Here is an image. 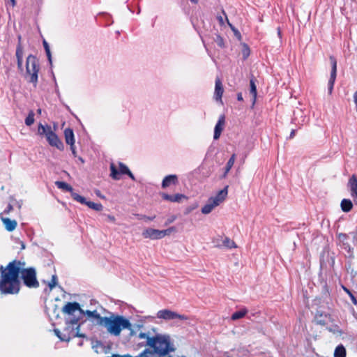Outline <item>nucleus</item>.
Returning <instances> with one entry per match:
<instances>
[{"instance_id": "46", "label": "nucleus", "mask_w": 357, "mask_h": 357, "mask_svg": "<svg viewBox=\"0 0 357 357\" xmlns=\"http://www.w3.org/2000/svg\"><path fill=\"white\" fill-rule=\"evenodd\" d=\"M17 67L19 68L20 70H22V62H23V59H17Z\"/></svg>"}, {"instance_id": "28", "label": "nucleus", "mask_w": 357, "mask_h": 357, "mask_svg": "<svg viewBox=\"0 0 357 357\" xmlns=\"http://www.w3.org/2000/svg\"><path fill=\"white\" fill-rule=\"evenodd\" d=\"M250 93L252 96L253 103H255L256 97H257V86L255 85V81L253 80V79H250Z\"/></svg>"}, {"instance_id": "42", "label": "nucleus", "mask_w": 357, "mask_h": 357, "mask_svg": "<svg viewBox=\"0 0 357 357\" xmlns=\"http://www.w3.org/2000/svg\"><path fill=\"white\" fill-rule=\"evenodd\" d=\"M1 220L3 221V223H6V224L17 223L16 220H11L9 218H3L2 215H1Z\"/></svg>"}, {"instance_id": "56", "label": "nucleus", "mask_w": 357, "mask_h": 357, "mask_svg": "<svg viewBox=\"0 0 357 357\" xmlns=\"http://www.w3.org/2000/svg\"><path fill=\"white\" fill-rule=\"evenodd\" d=\"M78 345H79V346H82V342H79V343H78Z\"/></svg>"}, {"instance_id": "21", "label": "nucleus", "mask_w": 357, "mask_h": 357, "mask_svg": "<svg viewBox=\"0 0 357 357\" xmlns=\"http://www.w3.org/2000/svg\"><path fill=\"white\" fill-rule=\"evenodd\" d=\"M326 329L336 336H341L344 334V331L337 324H332L326 327Z\"/></svg>"}, {"instance_id": "47", "label": "nucleus", "mask_w": 357, "mask_h": 357, "mask_svg": "<svg viewBox=\"0 0 357 357\" xmlns=\"http://www.w3.org/2000/svg\"><path fill=\"white\" fill-rule=\"evenodd\" d=\"M70 149L72 151V153L73 155H74V157H76L77 156V152L75 151V145H70Z\"/></svg>"}, {"instance_id": "8", "label": "nucleus", "mask_w": 357, "mask_h": 357, "mask_svg": "<svg viewBox=\"0 0 357 357\" xmlns=\"http://www.w3.org/2000/svg\"><path fill=\"white\" fill-rule=\"evenodd\" d=\"M228 186L220 190L215 197L208 199L207 203L202 208V212L204 214L209 213L215 206L222 203L227 197Z\"/></svg>"}, {"instance_id": "49", "label": "nucleus", "mask_w": 357, "mask_h": 357, "mask_svg": "<svg viewBox=\"0 0 357 357\" xmlns=\"http://www.w3.org/2000/svg\"><path fill=\"white\" fill-rule=\"evenodd\" d=\"M12 209H13V206L10 204H8L7 206V208L4 211V213H7Z\"/></svg>"}, {"instance_id": "1", "label": "nucleus", "mask_w": 357, "mask_h": 357, "mask_svg": "<svg viewBox=\"0 0 357 357\" xmlns=\"http://www.w3.org/2000/svg\"><path fill=\"white\" fill-rule=\"evenodd\" d=\"M25 262L14 259L6 267L0 266V292L2 294H17L21 287L20 276L28 288H38L40 283L34 267L24 268Z\"/></svg>"}, {"instance_id": "54", "label": "nucleus", "mask_w": 357, "mask_h": 357, "mask_svg": "<svg viewBox=\"0 0 357 357\" xmlns=\"http://www.w3.org/2000/svg\"><path fill=\"white\" fill-rule=\"evenodd\" d=\"M192 3H197L198 2V0H190Z\"/></svg>"}, {"instance_id": "53", "label": "nucleus", "mask_w": 357, "mask_h": 357, "mask_svg": "<svg viewBox=\"0 0 357 357\" xmlns=\"http://www.w3.org/2000/svg\"><path fill=\"white\" fill-rule=\"evenodd\" d=\"M278 34L279 37H281V31H280V28L278 29Z\"/></svg>"}, {"instance_id": "50", "label": "nucleus", "mask_w": 357, "mask_h": 357, "mask_svg": "<svg viewBox=\"0 0 357 357\" xmlns=\"http://www.w3.org/2000/svg\"><path fill=\"white\" fill-rule=\"evenodd\" d=\"M237 100L238 101H242L243 99V96H242V93H238L237 94Z\"/></svg>"}, {"instance_id": "57", "label": "nucleus", "mask_w": 357, "mask_h": 357, "mask_svg": "<svg viewBox=\"0 0 357 357\" xmlns=\"http://www.w3.org/2000/svg\"><path fill=\"white\" fill-rule=\"evenodd\" d=\"M151 220V219L150 218H147V220Z\"/></svg>"}, {"instance_id": "41", "label": "nucleus", "mask_w": 357, "mask_h": 357, "mask_svg": "<svg viewBox=\"0 0 357 357\" xmlns=\"http://www.w3.org/2000/svg\"><path fill=\"white\" fill-rule=\"evenodd\" d=\"M139 337L141 339H146V345H148L149 339L151 338L145 333H140L139 334Z\"/></svg>"}, {"instance_id": "29", "label": "nucleus", "mask_w": 357, "mask_h": 357, "mask_svg": "<svg viewBox=\"0 0 357 357\" xmlns=\"http://www.w3.org/2000/svg\"><path fill=\"white\" fill-rule=\"evenodd\" d=\"M85 205L96 211H100L102 209V206L100 203H94L90 201H86Z\"/></svg>"}, {"instance_id": "16", "label": "nucleus", "mask_w": 357, "mask_h": 357, "mask_svg": "<svg viewBox=\"0 0 357 357\" xmlns=\"http://www.w3.org/2000/svg\"><path fill=\"white\" fill-rule=\"evenodd\" d=\"M224 92L222 82L220 79H216L214 92V98L216 101H219L222 104V96Z\"/></svg>"}, {"instance_id": "10", "label": "nucleus", "mask_w": 357, "mask_h": 357, "mask_svg": "<svg viewBox=\"0 0 357 357\" xmlns=\"http://www.w3.org/2000/svg\"><path fill=\"white\" fill-rule=\"evenodd\" d=\"M329 59L331 64V72L328 83V93L331 94L337 76V61L333 56H330Z\"/></svg>"}, {"instance_id": "31", "label": "nucleus", "mask_w": 357, "mask_h": 357, "mask_svg": "<svg viewBox=\"0 0 357 357\" xmlns=\"http://www.w3.org/2000/svg\"><path fill=\"white\" fill-rule=\"evenodd\" d=\"M71 197L74 200H75L82 204H86V200L84 197L78 195L77 193H76L75 192H72Z\"/></svg>"}, {"instance_id": "14", "label": "nucleus", "mask_w": 357, "mask_h": 357, "mask_svg": "<svg viewBox=\"0 0 357 357\" xmlns=\"http://www.w3.org/2000/svg\"><path fill=\"white\" fill-rule=\"evenodd\" d=\"M225 124V117L224 115H221L219 117L218 121V122L215 126V128H214L213 139L215 140H217L220 138L221 132L224 129Z\"/></svg>"}, {"instance_id": "13", "label": "nucleus", "mask_w": 357, "mask_h": 357, "mask_svg": "<svg viewBox=\"0 0 357 357\" xmlns=\"http://www.w3.org/2000/svg\"><path fill=\"white\" fill-rule=\"evenodd\" d=\"M314 320L319 325L326 326L329 321H332L331 315L321 310H317L314 316Z\"/></svg>"}, {"instance_id": "43", "label": "nucleus", "mask_w": 357, "mask_h": 357, "mask_svg": "<svg viewBox=\"0 0 357 357\" xmlns=\"http://www.w3.org/2000/svg\"><path fill=\"white\" fill-rule=\"evenodd\" d=\"M243 54L245 59H246L250 54V50L247 46H245V49L243 50Z\"/></svg>"}, {"instance_id": "38", "label": "nucleus", "mask_w": 357, "mask_h": 357, "mask_svg": "<svg viewBox=\"0 0 357 357\" xmlns=\"http://www.w3.org/2000/svg\"><path fill=\"white\" fill-rule=\"evenodd\" d=\"M341 248L347 251L349 254L351 253V248L348 243H342Z\"/></svg>"}, {"instance_id": "23", "label": "nucleus", "mask_w": 357, "mask_h": 357, "mask_svg": "<svg viewBox=\"0 0 357 357\" xmlns=\"http://www.w3.org/2000/svg\"><path fill=\"white\" fill-rule=\"evenodd\" d=\"M334 357H346V349L342 344H340L335 348Z\"/></svg>"}, {"instance_id": "3", "label": "nucleus", "mask_w": 357, "mask_h": 357, "mask_svg": "<svg viewBox=\"0 0 357 357\" xmlns=\"http://www.w3.org/2000/svg\"><path fill=\"white\" fill-rule=\"evenodd\" d=\"M148 346L151 347L153 351L160 357H165L170 352H174L176 350L170 336L167 334H157L149 339Z\"/></svg>"}, {"instance_id": "18", "label": "nucleus", "mask_w": 357, "mask_h": 357, "mask_svg": "<svg viewBox=\"0 0 357 357\" xmlns=\"http://www.w3.org/2000/svg\"><path fill=\"white\" fill-rule=\"evenodd\" d=\"M178 183V177L176 175L172 174L168 175L164 178L162 182V188H166L169 187L170 185L174 184L176 185Z\"/></svg>"}, {"instance_id": "22", "label": "nucleus", "mask_w": 357, "mask_h": 357, "mask_svg": "<svg viewBox=\"0 0 357 357\" xmlns=\"http://www.w3.org/2000/svg\"><path fill=\"white\" fill-rule=\"evenodd\" d=\"M55 185H56V187L58 188L61 189L63 190H66V191L70 192V194H72V192H73V189L71 187V185H70L69 184H68L66 182H63V181H56L55 182Z\"/></svg>"}, {"instance_id": "26", "label": "nucleus", "mask_w": 357, "mask_h": 357, "mask_svg": "<svg viewBox=\"0 0 357 357\" xmlns=\"http://www.w3.org/2000/svg\"><path fill=\"white\" fill-rule=\"evenodd\" d=\"M248 313V310L244 308L241 310L236 311L232 314L231 319L232 320H237L244 317Z\"/></svg>"}, {"instance_id": "52", "label": "nucleus", "mask_w": 357, "mask_h": 357, "mask_svg": "<svg viewBox=\"0 0 357 357\" xmlns=\"http://www.w3.org/2000/svg\"><path fill=\"white\" fill-rule=\"evenodd\" d=\"M120 357H132L130 354H124V355H120Z\"/></svg>"}, {"instance_id": "19", "label": "nucleus", "mask_w": 357, "mask_h": 357, "mask_svg": "<svg viewBox=\"0 0 357 357\" xmlns=\"http://www.w3.org/2000/svg\"><path fill=\"white\" fill-rule=\"evenodd\" d=\"M84 314H86L89 317H92L96 320V324L100 326L102 324L104 317H102L97 310H84Z\"/></svg>"}, {"instance_id": "34", "label": "nucleus", "mask_w": 357, "mask_h": 357, "mask_svg": "<svg viewBox=\"0 0 357 357\" xmlns=\"http://www.w3.org/2000/svg\"><path fill=\"white\" fill-rule=\"evenodd\" d=\"M23 54H24L23 47H22L21 44L19 43L17 46L16 52H15V56H16L17 59H22Z\"/></svg>"}, {"instance_id": "33", "label": "nucleus", "mask_w": 357, "mask_h": 357, "mask_svg": "<svg viewBox=\"0 0 357 357\" xmlns=\"http://www.w3.org/2000/svg\"><path fill=\"white\" fill-rule=\"evenodd\" d=\"M34 123V113L33 111H31L27 117L25 119V124L28 126H31Z\"/></svg>"}, {"instance_id": "2", "label": "nucleus", "mask_w": 357, "mask_h": 357, "mask_svg": "<svg viewBox=\"0 0 357 357\" xmlns=\"http://www.w3.org/2000/svg\"><path fill=\"white\" fill-rule=\"evenodd\" d=\"M108 333L114 335H120L123 329L132 330L130 321L123 316L111 314L109 317H104L102 324Z\"/></svg>"}, {"instance_id": "36", "label": "nucleus", "mask_w": 357, "mask_h": 357, "mask_svg": "<svg viewBox=\"0 0 357 357\" xmlns=\"http://www.w3.org/2000/svg\"><path fill=\"white\" fill-rule=\"evenodd\" d=\"M57 284V276L56 275H53L52 276L51 281L48 283V287L50 289H52Z\"/></svg>"}, {"instance_id": "27", "label": "nucleus", "mask_w": 357, "mask_h": 357, "mask_svg": "<svg viewBox=\"0 0 357 357\" xmlns=\"http://www.w3.org/2000/svg\"><path fill=\"white\" fill-rule=\"evenodd\" d=\"M235 160H236V155L233 154L231 156V158H229V160H228V162H227V163L226 165L225 171V173L223 174V177H226L227 173L230 171V169L233 167V165L234 164V162H235Z\"/></svg>"}, {"instance_id": "24", "label": "nucleus", "mask_w": 357, "mask_h": 357, "mask_svg": "<svg viewBox=\"0 0 357 357\" xmlns=\"http://www.w3.org/2000/svg\"><path fill=\"white\" fill-rule=\"evenodd\" d=\"M222 247H225V248H227L229 249L237 248V245L235 243V242L227 236L225 237V238L223 239V241H222Z\"/></svg>"}, {"instance_id": "20", "label": "nucleus", "mask_w": 357, "mask_h": 357, "mask_svg": "<svg viewBox=\"0 0 357 357\" xmlns=\"http://www.w3.org/2000/svg\"><path fill=\"white\" fill-rule=\"evenodd\" d=\"M66 142L68 144L73 145L75 144L74 134L72 129L67 128L64 130Z\"/></svg>"}, {"instance_id": "51", "label": "nucleus", "mask_w": 357, "mask_h": 357, "mask_svg": "<svg viewBox=\"0 0 357 357\" xmlns=\"http://www.w3.org/2000/svg\"><path fill=\"white\" fill-rule=\"evenodd\" d=\"M295 132H296V130H291V133H290V135H289V138H290V139H292V138L294 137V135H295Z\"/></svg>"}, {"instance_id": "44", "label": "nucleus", "mask_w": 357, "mask_h": 357, "mask_svg": "<svg viewBox=\"0 0 357 357\" xmlns=\"http://www.w3.org/2000/svg\"><path fill=\"white\" fill-rule=\"evenodd\" d=\"M6 225V229L8 231H13L17 225Z\"/></svg>"}, {"instance_id": "5", "label": "nucleus", "mask_w": 357, "mask_h": 357, "mask_svg": "<svg viewBox=\"0 0 357 357\" xmlns=\"http://www.w3.org/2000/svg\"><path fill=\"white\" fill-rule=\"evenodd\" d=\"M38 134L42 135H45L46 139L52 146H55L59 150L63 149V144L59 139L58 136L55 134V132L52 130L51 126L46 125L43 126V124H39L38 128Z\"/></svg>"}, {"instance_id": "30", "label": "nucleus", "mask_w": 357, "mask_h": 357, "mask_svg": "<svg viewBox=\"0 0 357 357\" xmlns=\"http://www.w3.org/2000/svg\"><path fill=\"white\" fill-rule=\"evenodd\" d=\"M43 45L44 49L45 50V53L47 56L48 61L50 63V64H52V54H51L49 44L47 43V42L45 40H43Z\"/></svg>"}, {"instance_id": "39", "label": "nucleus", "mask_w": 357, "mask_h": 357, "mask_svg": "<svg viewBox=\"0 0 357 357\" xmlns=\"http://www.w3.org/2000/svg\"><path fill=\"white\" fill-rule=\"evenodd\" d=\"M215 41L216 42V43L218 44V45L219 47H224V40L221 36H217Z\"/></svg>"}, {"instance_id": "48", "label": "nucleus", "mask_w": 357, "mask_h": 357, "mask_svg": "<svg viewBox=\"0 0 357 357\" xmlns=\"http://www.w3.org/2000/svg\"><path fill=\"white\" fill-rule=\"evenodd\" d=\"M132 180L135 181V178L134 176V175L132 174V173L129 170L128 172V173L126 174Z\"/></svg>"}, {"instance_id": "25", "label": "nucleus", "mask_w": 357, "mask_h": 357, "mask_svg": "<svg viewBox=\"0 0 357 357\" xmlns=\"http://www.w3.org/2000/svg\"><path fill=\"white\" fill-rule=\"evenodd\" d=\"M353 206V204L351 200L344 199L341 202V208L343 211L349 212Z\"/></svg>"}, {"instance_id": "37", "label": "nucleus", "mask_w": 357, "mask_h": 357, "mask_svg": "<svg viewBox=\"0 0 357 357\" xmlns=\"http://www.w3.org/2000/svg\"><path fill=\"white\" fill-rule=\"evenodd\" d=\"M322 296L324 298H328L330 296L329 288L326 283L323 286Z\"/></svg>"}, {"instance_id": "6", "label": "nucleus", "mask_w": 357, "mask_h": 357, "mask_svg": "<svg viewBox=\"0 0 357 357\" xmlns=\"http://www.w3.org/2000/svg\"><path fill=\"white\" fill-rule=\"evenodd\" d=\"M40 67L36 57L33 55H29L26 61V75L29 77V82L36 86L38 82V73Z\"/></svg>"}, {"instance_id": "11", "label": "nucleus", "mask_w": 357, "mask_h": 357, "mask_svg": "<svg viewBox=\"0 0 357 357\" xmlns=\"http://www.w3.org/2000/svg\"><path fill=\"white\" fill-rule=\"evenodd\" d=\"M81 324H79L76 328H75V330L76 331L75 332L73 331V329L72 330V332H71V334L69 335L68 337L66 336V335H63V337H62L61 335H60V331L58 330V329H55L54 330V332L56 335V336L62 341H67L68 342L71 338L73 337H83V338H86V335L84 334V333H79V328H80V326H81Z\"/></svg>"}, {"instance_id": "15", "label": "nucleus", "mask_w": 357, "mask_h": 357, "mask_svg": "<svg viewBox=\"0 0 357 357\" xmlns=\"http://www.w3.org/2000/svg\"><path fill=\"white\" fill-rule=\"evenodd\" d=\"M348 187L351 191V195L354 199V202L357 204V178L355 175H352L348 182Z\"/></svg>"}, {"instance_id": "7", "label": "nucleus", "mask_w": 357, "mask_h": 357, "mask_svg": "<svg viewBox=\"0 0 357 357\" xmlns=\"http://www.w3.org/2000/svg\"><path fill=\"white\" fill-rule=\"evenodd\" d=\"M178 231L176 227L172 226L166 229H155L153 228H147L142 232V236L145 238L152 240L160 239L165 236H171L175 234Z\"/></svg>"}, {"instance_id": "4", "label": "nucleus", "mask_w": 357, "mask_h": 357, "mask_svg": "<svg viewBox=\"0 0 357 357\" xmlns=\"http://www.w3.org/2000/svg\"><path fill=\"white\" fill-rule=\"evenodd\" d=\"M63 313L69 316L66 319V324L68 326L78 325L79 320L84 315V310L77 302H68L62 308Z\"/></svg>"}, {"instance_id": "55", "label": "nucleus", "mask_w": 357, "mask_h": 357, "mask_svg": "<svg viewBox=\"0 0 357 357\" xmlns=\"http://www.w3.org/2000/svg\"><path fill=\"white\" fill-rule=\"evenodd\" d=\"M79 161H81L82 163H84V160H83L81 157H79Z\"/></svg>"}, {"instance_id": "35", "label": "nucleus", "mask_w": 357, "mask_h": 357, "mask_svg": "<svg viewBox=\"0 0 357 357\" xmlns=\"http://www.w3.org/2000/svg\"><path fill=\"white\" fill-rule=\"evenodd\" d=\"M223 238L220 236H218L216 237H214L212 240V243H213L215 247L217 248H222V242Z\"/></svg>"}, {"instance_id": "40", "label": "nucleus", "mask_w": 357, "mask_h": 357, "mask_svg": "<svg viewBox=\"0 0 357 357\" xmlns=\"http://www.w3.org/2000/svg\"><path fill=\"white\" fill-rule=\"evenodd\" d=\"M337 236H338L339 240L342 243H345L344 241H346L348 238V236L346 234H343V233L338 234Z\"/></svg>"}, {"instance_id": "45", "label": "nucleus", "mask_w": 357, "mask_h": 357, "mask_svg": "<svg viewBox=\"0 0 357 357\" xmlns=\"http://www.w3.org/2000/svg\"><path fill=\"white\" fill-rule=\"evenodd\" d=\"M16 5V1L15 0H8L7 2H6V6H11L12 7H14Z\"/></svg>"}, {"instance_id": "17", "label": "nucleus", "mask_w": 357, "mask_h": 357, "mask_svg": "<svg viewBox=\"0 0 357 357\" xmlns=\"http://www.w3.org/2000/svg\"><path fill=\"white\" fill-rule=\"evenodd\" d=\"M161 196L163 199L167 200L172 202H181L183 199H186L187 197L183 194H175V195H168L166 193H162Z\"/></svg>"}, {"instance_id": "12", "label": "nucleus", "mask_w": 357, "mask_h": 357, "mask_svg": "<svg viewBox=\"0 0 357 357\" xmlns=\"http://www.w3.org/2000/svg\"><path fill=\"white\" fill-rule=\"evenodd\" d=\"M111 169V176L114 180L120 179V174H126L130 170L128 167L122 162H119V170H117L115 165L112 163L110 165Z\"/></svg>"}, {"instance_id": "9", "label": "nucleus", "mask_w": 357, "mask_h": 357, "mask_svg": "<svg viewBox=\"0 0 357 357\" xmlns=\"http://www.w3.org/2000/svg\"><path fill=\"white\" fill-rule=\"evenodd\" d=\"M156 317L165 321H171L176 319L181 321H187L190 319L188 316L178 314L176 312L170 310L169 309L159 310L156 314Z\"/></svg>"}, {"instance_id": "32", "label": "nucleus", "mask_w": 357, "mask_h": 357, "mask_svg": "<svg viewBox=\"0 0 357 357\" xmlns=\"http://www.w3.org/2000/svg\"><path fill=\"white\" fill-rule=\"evenodd\" d=\"M342 289L348 294V296L350 297L351 302L354 305H357V299L356 296L353 294V293L345 286L342 285Z\"/></svg>"}]
</instances>
